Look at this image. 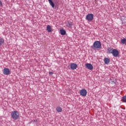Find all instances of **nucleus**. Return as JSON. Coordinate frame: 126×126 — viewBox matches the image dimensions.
Here are the masks:
<instances>
[{"label":"nucleus","instance_id":"nucleus-1","mask_svg":"<svg viewBox=\"0 0 126 126\" xmlns=\"http://www.w3.org/2000/svg\"><path fill=\"white\" fill-rule=\"evenodd\" d=\"M11 116L13 120H17L19 118V113L16 110L12 111Z\"/></svg>","mask_w":126,"mask_h":126},{"label":"nucleus","instance_id":"nucleus-2","mask_svg":"<svg viewBox=\"0 0 126 126\" xmlns=\"http://www.w3.org/2000/svg\"><path fill=\"white\" fill-rule=\"evenodd\" d=\"M93 46L94 49H100L102 48V44H101V42L96 41L94 43Z\"/></svg>","mask_w":126,"mask_h":126},{"label":"nucleus","instance_id":"nucleus-3","mask_svg":"<svg viewBox=\"0 0 126 126\" xmlns=\"http://www.w3.org/2000/svg\"><path fill=\"white\" fill-rule=\"evenodd\" d=\"M94 17V15L93 14H88L86 17V20H88V21H92L93 20V18Z\"/></svg>","mask_w":126,"mask_h":126},{"label":"nucleus","instance_id":"nucleus-4","mask_svg":"<svg viewBox=\"0 0 126 126\" xmlns=\"http://www.w3.org/2000/svg\"><path fill=\"white\" fill-rule=\"evenodd\" d=\"M80 94L81 95V96L85 97V96L87 95V91H86L85 89H82L80 91Z\"/></svg>","mask_w":126,"mask_h":126},{"label":"nucleus","instance_id":"nucleus-5","mask_svg":"<svg viewBox=\"0 0 126 126\" xmlns=\"http://www.w3.org/2000/svg\"><path fill=\"white\" fill-rule=\"evenodd\" d=\"M3 74H5V75H8V74L10 73V71L9 70V69L5 68L3 70Z\"/></svg>","mask_w":126,"mask_h":126},{"label":"nucleus","instance_id":"nucleus-6","mask_svg":"<svg viewBox=\"0 0 126 126\" xmlns=\"http://www.w3.org/2000/svg\"><path fill=\"white\" fill-rule=\"evenodd\" d=\"M113 57L117 58L119 56V51L117 49H114L112 53Z\"/></svg>","mask_w":126,"mask_h":126},{"label":"nucleus","instance_id":"nucleus-7","mask_svg":"<svg viewBox=\"0 0 126 126\" xmlns=\"http://www.w3.org/2000/svg\"><path fill=\"white\" fill-rule=\"evenodd\" d=\"M85 65L88 69H89L90 70H92V69H93V65L91 63H86Z\"/></svg>","mask_w":126,"mask_h":126},{"label":"nucleus","instance_id":"nucleus-8","mask_svg":"<svg viewBox=\"0 0 126 126\" xmlns=\"http://www.w3.org/2000/svg\"><path fill=\"white\" fill-rule=\"evenodd\" d=\"M70 67L73 70L76 69L77 68V64L74 63H71L70 64Z\"/></svg>","mask_w":126,"mask_h":126},{"label":"nucleus","instance_id":"nucleus-9","mask_svg":"<svg viewBox=\"0 0 126 126\" xmlns=\"http://www.w3.org/2000/svg\"><path fill=\"white\" fill-rule=\"evenodd\" d=\"M104 62L105 64H109V63H110V60L109 58H105L104 59Z\"/></svg>","mask_w":126,"mask_h":126},{"label":"nucleus","instance_id":"nucleus-10","mask_svg":"<svg viewBox=\"0 0 126 126\" xmlns=\"http://www.w3.org/2000/svg\"><path fill=\"white\" fill-rule=\"evenodd\" d=\"M46 30H47L48 32H52V27H51V26L47 25Z\"/></svg>","mask_w":126,"mask_h":126},{"label":"nucleus","instance_id":"nucleus-11","mask_svg":"<svg viewBox=\"0 0 126 126\" xmlns=\"http://www.w3.org/2000/svg\"><path fill=\"white\" fill-rule=\"evenodd\" d=\"M48 1L49 2L50 5H51L52 7H53V8L55 7V3H54V2H53V0H48Z\"/></svg>","mask_w":126,"mask_h":126},{"label":"nucleus","instance_id":"nucleus-12","mask_svg":"<svg viewBox=\"0 0 126 126\" xmlns=\"http://www.w3.org/2000/svg\"><path fill=\"white\" fill-rule=\"evenodd\" d=\"M56 111L58 112L61 113V112H63V108H62V107H61L58 106L56 108Z\"/></svg>","mask_w":126,"mask_h":126},{"label":"nucleus","instance_id":"nucleus-13","mask_svg":"<svg viewBox=\"0 0 126 126\" xmlns=\"http://www.w3.org/2000/svg\"><path fill=\"white\" fill-rule=\"evenodd\" d=\"M60 32L61 35H65V34L66 33V32L64 30H61Z\"/></svg>","mask_w":126,"mask_h":126},{"label":"nucleus","instance_id":"nucleus-14","mask_svg":"<svg viewBox=\"0 0 126 126\" xmlns=\"http://www.w3.org/2000/svg\"><path fill=\"white\" fill-rule=\"evenodd\" d=\"M115 49L113 48H109L108 49V52L109 53V54H113Z\"/></svg>","mask_w":126,"mask_h":126},{"label":"nucleus","instance_id":"nucleus-15","mask_svg":"<svg viewBox=\"0 0 126 126\" xmlns=\"http://www.w3.org/2000/svg\"><path fill=\"white\" fill-rule=\"evenodd\" d=\"M121 42L122 44H126V38L121 39Z\"/></svg>","mask_w":126,"mask_h":126},{"label":"nucleus","instance_id":"nucleus-16","mask_svg":"<svg viewBox=\"0 0 126 126\" xmlns=\"http://www.w3.org/2000/svg\"><path fill=\"white\" fill-rule=\"evenodd\" d=\"M3 43H4V40L2 38H0V46H1Z\"/></svg>","mask_w":126,"mask_h":126},{"label":"nucleus","instance_id":"nucleus-17","mask_svg":"<svg viewBox=\"0 0 126 126\" xmlns=\"http://www.w3.org/2000/svg\"><path fill=\"white\" fill-rule=\"evenodd\" d=\"M72 22H70L68 23L67 26L68 27H69V28H71V27L72 26Z\"/></svg>","mask_w":126,"mask_h":126},{"label":"nucleus","instance_id":"nucleus-18","mask_svg":"<svg viewBox=\"0 0 126 126\" xmlns=\"http://www.w3.org/2000/svg\"><path fill=\"white\" fill-rule=\"evenodd\" d=\"M122 101L125 103H126V96H123L122 98Z\"/></svg>","mask_w":126,"mask_h":126},{"label":"nucleus","instance_id":"nucleus-19","mask_svg":"<svg viewBox=\"0 0 126 126\" xmlns=\"http://www.w3.org/2000/svg\"><path fill=\"white\" fill-rule=\"evenodd\" d=\"M33 122H36V123H37V120H32L31 121V123H33Z\"/></svg>","mask_w":126,"mask_h":126},{"label":"nucleus","instance_id":"nucleus-20","mask_svg":"<svg viewBox=\"0 0 126 126\" xmlns=\"http://www.w3.org/2000/svg\"><path fill=\"white\" fill-rule=\"evenodd\" d=\"M0 6H1V7L2 6V2L0 0Z\"/></svg>","mask_w":126,"mask_h":126},{"label":"nucleus","instance_id":"nucleus-21","mask_svg":"<svg viewBox=\"0 0 126 126\" xmlns=\"http://www.w3.org/2000/svg\"><path fill=\"white\" fill-rule=\"evenodd\" d=\"M53 72H49V74H50L51 75H52L53 74Z\"/></svg>","mask_w":126,"mask_h":126}]
</instances>
